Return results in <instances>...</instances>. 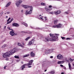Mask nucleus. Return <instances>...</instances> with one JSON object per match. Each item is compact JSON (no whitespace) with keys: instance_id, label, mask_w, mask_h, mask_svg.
<instances>
[{"instance_id":"1","label":"nucleus","mask_w":74,"mask_h":74,"mask_svg":"<svg viewBox=\"0 0 74 74\" xmlns=\"http://www.w3.org/2000/svg\"><path fill=\"white\" fill-rule=\"evenodd\" d=\"M15 52V50H11L3 54V58H6L10 57L11 55H13Z\"/></svg>"},{"instance_id":"2","label":"nucleus","mask_w":74,"mask_h":74,"mask_svg":"<svg viewBox=\"0 0 74 74\" xmlns=\"http://www.w3.org/2000/svg\"><path fill=\"white\" fill-rule=\"evenodd\" d=\"M22 6L24 7V8H25L26 9H27V8H30V10L29 12H28L27 10L26 11V12H25V14H31L32 13L33 8V7H32V6L22 5Z\"/></svg>"},{"instance_id":"3","label":"nucleus","mask_w":74,"mask_h":74,"mask_svg":"<svg viewBox=\"0 0 74 74\" xmlns=\"http://www.w3.org/2000/svg\"><path fill=\"white\" fill-rule=\"evenodd\" d=\"M49 35H50V37H52V38H49V40H50V41H57V39L58 38L57 36H54V34H50Z\"/></svg>"},{"instance_id":"4","label":"nucleus","mask_w":74,"mask_h":74,"mask_svg":"<svg viewBox=\"0 0 74 74\" xmlns=\"http://www.w3.org/2000/svg\"><path fill=\"white\" fill-rule=\"evenodd\" d=\"M32 64L29 62V63L27 64H24L20 68V69H21L22 70H23L24 69L26 68V66H27L28 67H29V66H31Z\"/></svg>"},{"instance_id":"5","label":"nucleus","mask_w":74,"mask_h":74,"mask_svg":"<svg viewBox=\"0 0 74 74\" xmlns=\"http://www.w3.org/2000/svg\"><path fill=\"white\" fill-rule=\"evenodd\" d=\"M22 1L19 0L18 2H16V5H17V7H18L20 5V3H22Z\"/></svg>"},{"instance_id":"6","label":"nucleus","mask_w":74,"mask_h":74,"mask_svg":"<svg viewBox=\"0 0 74 74\" xmlns=\"http://www.w3.org/2000/svg\"><path fill=\"white\" fill-rule=\"evenodd\" d=\"M54 13L55 15H58L60 14L61 13V11H60V10H58L56 12H54Z\"/></svg>"},{"instance_id":"7","label":"nucleus","mask_w":74,"mask_h":74,"mask_svg":"<svg viewBox=\"0 0 74 74\" xmlns=\"http://www.w3.org/2000/svg\"><path fill=\"white\" fill-rule=\"evenodd\" d=\"M10 34L11 36H14L15 34V32H14V31H13V30H12V31L10 32Z\"/></svg>"},{"instance_id":"8","label":"nucleus","mask_w":74,"mask_h":74,"mask_svg":"<svg viewBox=\"0 0 74 74\" xmlns=\"http://www.w3.org/2000/svg\"><path fill=\"white\" fill-rule=\"evenodd\" d=\"M12 26H15L16 27H19V25L18 24L15 23H13L12 24Z\"/></svg>"},{"instance_id":"9","label":"nucleus","mask_w":74,"mask_h":74,"mask_svg":"<svg viewBox=\"0 0 74 74\" xmlns=\"http://www.w3.org/2000/svg\"><path fill=\"white\" fill-rule=\"evenodd\" d=\"M50 52H51V50L49 49H47L45 50V54H47V53H49Z\"/></svg>"},{"instance_id":"10","label":"nucleus","mask_w":74,"mask_h":74,"mask_svg":"<svg viewBox=\"0 0 74 74\" xmlns=\"http://www.w3.org/2000/svg\"><path fill=\"white\" fill-rule=\"evenodd\" d=\"M57 58L58 59H60V60L62 59L63 58V56L61 55L60 56H59V55H58L57 56Z\"/></svg>"},{"instance_id":"11","label":"nucleus","mask_w":74,"mask_h":74,"mask_svg":"<svg viewBox=\"0 0 74 74\" xmlns=\"http://www.w3.org/2000/svg\"><path fill=\"white\" fill-rule=\"evenodd\" d=\"M30 55L32 57H35V54L33 53V51H32L31 52Z\"/></svg>"},{"instance_id":"12","label":"nucleus","mask_w":74,"mask_h":74,"mask_svg":"<svg viewBox=\"0 0 74 74\" xmlns=\"http://www.w3.org/2000/svg\"><path fill=\"white\" fill-rule=\"evenodd\" d=\"M45 9L46 11H47V12H49L50 11H51V10H52V9L47 8L46 7H45Z\"/></svg>"},{"instance_id":"13","label":"nucleus","mask_w":74,"mask_h":74,"mask_svg":"<svg viewBox=\"0 0 74 74\" xmlns=\"http://www.w3.org/2000/svg\"><path fill=\"white\" fill-rule=\"evenodd\" d=\"M62 26V25L60 24H59L56 25L57 27V28H59L60 27H61Z\"/></svg>"},{"instance_id":"14","label":"nucleus","mask_w":74,"mask_h":74,"mask_svg":"<svg viewBox=\"0 0 74 74\" xmlns=\"http://www.w3.org/2000/svg\"><path fill=\"white\" fill-rule=\"evenodd\" d=\"M11 2H10L8 3L6 5L5 7H9V6L10 5V4H11Z\"/></svg>"},{"instance_id":"15","label":"nucleus","mask_w":74,"mask_h":74,"mask_svg":"<svg viewBox=\"0 0 74 74\" xmlns=\"http://www.w3.org/2000/svg\"><path fill=\"white\" fill-rule=\"evenodd\" d=\"M63 63H64V61H58V64H63Z\"/></svg>"},{"instance_id":"16","label":"nucleus","mask_w":74,"mask_h":74,"mask_svg":"<svg viewBox=\"0 0 74 74\" xmlns=\"http://www.w3.org/2000/svg\"><path fill=\"white\" fill-rule=\"evenodd\" d=\"M58 20H55L54 21V24L55 25V24H56H56H57V23H58Z\"/></svg>"},{"instance_id":"17","label":"nucleus","mask_w":74,"mask_h":74,"mask_svg":"<svg viewBox=\"0 0 74 74\" xmlns=\"http://www.w3.org/2000/svg\"><path fill=\"white\" fill-rule=\"evenodd\" d=\"M29 54L27 55H25L23 56V58H26L27 57H28V56H29Z\"/></svg>"},{"instance_id":"18","label":"nucleus","mask_w":74,"mask_h":74,"mask_svg":"<svg viewBox=\"0 0 74 74\" xmlns=\"http://www.w3.org/2000/svg\"><path fill=\"white\" fill-rule=\"evenodd\" d=\"M14 58H15L16 59H19V56H15Z\"/></svg>"},{"instance_id":"19","label":"nucleus","mask_w":74,"mask_h":74,"mask_svg":"<svg viewBox=\"0 0 74 74\" xmlns=\"http://www.w3.org/2000/svg\"><path fill=\"white\" fill-rule=\"evenodd\" d=\"M32 44H33V43H32V42H31V41H29L28 44V45H31Z\"/></svg>"},{"instance_id":"20","label":"nucleus","mask_w":74,"mask_h":74,"mask_svg":"<svg viewBox=\"0 0 74 74\" xmlns=\"http://www.w3.org/2000/svg\"><path fill=\"white\" fill-rule=\"evenodd\" d=\"M30 36L28 37L25 39V40L27 41L29 39H30Z\"/></svg>"},{"instance_id":"21","label":"nucleus","mask_w":74,"mask_h":74,"mask_svg":"<svg viewBox=\"0 0 74 74\" xmlns=\"http://www.w3.org/2000/svg\"><path fill=\"white\" fill-rule=\"evenodd\" d=\"M33 62H34V60H31L29 61V63L31 64H32V63H33Z\"/></svg>"},{"instance_id":"22","label":"nucleus","mask_w":74,"mask_h":74,"mask_svg":"<svg viewBox=\"0 0 74 74\" xmlns=\"http://www.w3.org/2000/svg\"><path fill=\"white\" fill-rule=\"evenodd\" d=\"M23 25H24L25 26H26V27H27V23H23Z\"/></svg>"},{"instance_id":"23","label":"nucleus","mask_w":74,"mask_h":74,"mask_svg":"<svg viewBox=\"0 0 74 74\" xmlns=\"http://www.w3.org/2000/svg\"><path fill=\"white\" fill-rule=\"evenodd\" d=\"M45 41H47V42H48L49 41V40H48V39L47 38H45Z\"/></svg>"},{"instance_id":"24","label":"nucleus","mask_w":74,"mask_h":74,"mask_svg":"<svg viewBox=\"0 0 74 74\" xmlns=\"http://www.w3.org/2000/svg\"><path fill=\"white\" fill-rule=\"evenodd\" d=\"M31 42L32 44H33L34 43V39H32V40L31 41Z\"/></svg>"},{"instance_id":"25","label":"nucleus","mask_w":74,"mask_h":74,"mask_svg":"<svg viewBox=\"0 0 74 74\" xmlns=\"http://www.w3.org/2000/svg\"><path fill=\"white\" fill-rule=\"evenodd\" d=\"M69 69H71V64H70V63H69Z\"/></svg>"},{"instance_id":"26","label":"nucleus","mask_w":74,"mask_h":74,"mask_svg":"<svg viewBox=\"0 0 74 74\" xmlns=\"http://www.w3.org/2000/svg\"><path fill=\"white\" fill-rule=\"evenodd\" d=\"M41 4L42 5H46L45 3L43 2L41 3Z\"/></svg>"},{"instance_id":"27","label":"nucleus","mask_w":74,"mask_h":74,"mask_svg":"<svg viewBox=\"0 0 74 74\" xmlns=\"http://www.w3.org/2000/svg\"><path fill=\"white\" fill-rule=\"evenodd\" d=\"M8 29L10 30H13V29H10V27H8Z\"/></svg>"},{"instance_id":"28","label":"nucleus","mask_w":74,"mask_h":74,"mask_svg":"<svg viewBox=\"0 0 74 74\" xmlns=\"http://www.w3.org/2000/svg\"><path fill=\"white\" fill-rule=\"evenodd\" d=\"M69 60H70V61L71 62H73V59H71V58H69Z\"/></svg>"},{"instance_id":"29","label":"nucleus","mask_w":74,"mask_h":74,"mask_svg":"<svg viewBox=\"0 0 74 74\" xmlns=\"http://www.w3.org/2000/svg\"><path fill=\"white\" fill-rule=\"evenodd\" d=\"M56 25H53L52 26V27L53 28H55V27H57V26H56Z\"/></svg>"},{"instance_id":"30","label":"nucleus","mask_w":74,"mask_h":74,"mask_svg":"<svg viewBox=\"0 0 74 74\" xmlns=\"http://www.w3.org/2000/svg\"><path fill=\"white\" fill-rule=\"evenodd\" d=\"M51 74H55V72L53 71H52L50 72Z\"/></svg>"},{"instance_id":"31","label":"nucleus","mask_w":74,"mask_h":74,"mask_svg":"<svg viewBox=\"0 0 74 74\" xmlns=\"http://www.w3.org/2000/svg\"><path fill=\"white\" fill-rule=\"evenodd\" d=\"M18 46H21V45H22V44H21L20 43H18Z\"/></svg>"},{"instance_id":"32","label":"nucleus","mask_w":74,"mask_h":74,"mask_svg":"<svg viewBox=\"0 0 74 74\" xmlns=\"http://www.w3.org/2000/svg\"><path fill=\"white\" fill-rule=\"evenodd\" d=\"M61 38L62 39V40H64L65 39V38L64 37H61Z\"/></svg>"},{"instance_id":"33","label":"nucleus","mask_w":74,"mask_h":74,"mask_svg":"<svg viewBox=\"0 0 74 74\" xmlns=\"http://www.w3.org/2000/svg\"><path fill=\"white\" fill-rule=\"evenodd\" d=\"M66 40H71V39L69 38H66Z\"/></svg>"},{"instance_id":"34","label":"nucleus","mask_w":74,"mask_h":74,"mask_svg":"<svg viewBox=\"0 0 74 74\" xmlns=\"http://www.w3.org/2000/svg\"><path fill=\"white\" fill-rule=\"evenodd\" d=\"M52 7V5H50L49 6V8H51Z\"/></svg>"},{"instance_id":"35","label":"nucleus","mask_w":74,"mask_h":74,"mask_svg":"<svg viewBox=\"0 0 74 74\" xmlns=\"http://www.w3.org/2000/svg\"><path fill=\"white\" fill-rule=\"evenodd\" d=\"M10 19H11V18L10 17L8 19V20L7 21V22H8V21H10Z\"/></svg>"},{"instance_id":"36","label":"nucleus","mask_w":74,"mask_h":74,"mask_svg":"<svg viewBox=\"0 0 74 74\" xmlns=\"http://www.w3.org/2000/svg\"><path fill=\"white\" fill-rule=\"evenodd\" d=\"M65 13L66 14H69V13L67 12H65Z\"/></svg>"},{"instance_id":"37","label":"nucleus","mask_w":74,"mask_h":74,"mask_svg":"<svg viewBox=\"0 0 74 74\" xmlns=\"http://www.w3.org/2000/svg\"><path fill=\"white\" fill-rule=\"evenodd\" d=\"M22 33H27V32H23L22 31L21 32Z\"/></svg>"},{"instance_id":"38","label":"nucleus","mask_w":74,"mask_h":74,"mask_svg":"<svg viewBox=\"0 0 74 74\" xmlns=\"http://www.w3.org/2000/svg\"><path fill=\"white\" fill-rule=\"evenodd\" d=\"M49 13L50 14H53V12H50Z\"/></svg>"},{"instance_id":"39","label":"nucleus","mask_w":74,"mask_h":74,"mask_svg":"<svg viewBox=\"0 0 74 74\" xmlns=\"http://www.w3.org/2000/svg\"><path fill=\"white\" fill-rule=\"evenodd\" d=\"M60 66L61 67H63V65L62 64H60Z\"/></svg>"},{"instance_id":"40","label":"nucleus","mask_w":74,"mask_h":74,"mask_svg":"<svg viewBox=\"0 0 74 74\" xmlns=\"http://www.w3.org/2000/svg\"><path fill=\"white\" fill-rule=\"evenodd\" d=\"M21 47L22 48H24V46H22V45H21Z\"/></svg>"},{"instance_id":"41","label":"nucleus","mask_w":74,"mask_h":74,"mask_svg":"<svg viewBox=\"0 0 74 74\" xmlns=\"http://www.w3.org/2000/svg\"><path fill=\"white\" fill-rule=\"evenodd\" d=\"M13 20H14V18H12V19L11 20H10V21H11L12 22V21H13Z\"/></svg>"},{"instance_id":"42","label":"nucleus","mask_w":74,"mask_h":74,"mask_svg":"<svg viewBox=\"0 0 74 74\" xmlns=\"http://www.w3.org/2000/svg\"><path fill=\"white\" fill-rule=\"evenodd\" d=\"M36 29H38V30H39V29H40L39 28H36Z\"/></svg>"},{"instance_id":"43","label":"nucleus","mask_w":74,"mask_h":74,"mask_svg":"<svg viewBox=\"0 0 74 74\" xmlns=\"http://www.w3.org/2000/svg\"><path fill=\"white\" fill-rule=\"evenodd\" d=\"M45 21H46V20H47V17H45Z\"/></svg>"},{"instance_id":"44","label":"nucleus","mask_w":74,"mask_h":74,"mask_svg":"<svg viewBox=\"0 0 74 74\" xmlns=\"http://www.w3.org/2000/svg\"><path fill=\"white\" fill-rule=\"evenodd\" d=\"M6 67H7L6 66H5L4 67V69H6Z\"/></svg>"},{"instance_id":"45","label":"nucleus","mask_w":74,"mask_h":74,"mask_svg":"<svg viewBox=\"0 0 74 74\" xmlns=\"http://www.w3.org/2000/svg\"><path fill=\"white\" fill-rule=\"evenodd\" d=\"M53 56H50V58H53Z\"/></svg>"},{"instance_id":"46","label":"nucleus","mask_w":74,"mask_h":74,"mask_svg":"<svg viewBox=\"0 0 74 74\" xmlns=\"http://www.w3.org/2000/svg\"><path fill=\"white\" fill-rule=\"evenodd\" d=\"M27 33H28L29 34H32V32H27Z\"/></svg>"},{"instance_id":"47","label":"nucleus","mask_w":74,"mask_h":74,"mask_svg":"<svg viewBox=\"0 0 74 74\" xmlns=\"http://www.w3.org/2000/svg\"><path fill=\"white\" fill-rule=\"evenodd\" d=\"M7 14H10V12H7Z\"/></svg>"},{"instance_id":"48","label":"nucleus","mask_w":74,"mask_h":74,"mask_svg":"<svg viewBox=\"0 0 74 74\" xmlns=\"http://www.w3.org/2000/svg\"><path fill=\"white\" fill-rule=\"evenodd\" d=\"M28 68H30V67H32V66H28Z\"/></svg>"},{"instance_id":"49","label":"nucleus","mask_w":74,"mask_h":74,"mask_svg":"<svg viewBox=\"0 0 74 74\" xmlns=\"http://www.w3.org/2000/svg\"><path fill=\"white\" fill-rule=\"evenodd\" d=\"M3 14V12H2L0 14H1V15H2V14Z\"/></svg>"},{"instance_id":"50","label":"nucleus","mask_w":74,"mask_h":74,"mask_svg":"<svg viewBox=\"0 0 74 74\" xmlns=\"http://www.w3.org/2000/svg\"><path fill=\"white\" fill-rule=\"evenodd\" d=\"M6 28V26H5L4 27V29H5V28Z\"/></svg>"},{"instance_id":"51","label":"nucleus","mask_w":74,"mask_h":74,"mask_svg":"<svg viewBox=\"0 0 74 74\" xmlns=\"http://www.w3.org/2000/svg\"><path fill=\"white\" fill-rule=\"evenodd\" d=\"M64 69H66V68L65 67H64Z\"/></svg>"},{"instance_id":"52","label":"nucleus","mask_w":74,"mask_h":74,"mask_svg":"<svg viewBox=\"0 0 74 74\" xmlns=\"http://www.w3.org/2000/svg\"><path fill=\"white\" fill-rule=\"evenodd\" d=\"M9 23H10L9 22H8L7 23V24H9Z\"/></svg>"},{"instance_id":"53","label":"nucleus","mask_w":74,"mask_h":74,"mask_svg":"<svg viewBox=\"0 0 74 74\" xmlns=\"http://www.w3.org/2000/svg\"><path fill=\"white\" fill-rule=\"evenodd\" d=\"M12 21H9V23H11V22Z\"/></svg>"},{"instance_id":"54","label":"nucleus","mask_w":74,"mask_h":74,"mask_svg":"<svg viewBox=\"0 0 74 74\" xmlns=\"http://www.w3.org/2000/svg\"><path fill=\"white\" fill-rule=\"evenodd\" d=\"M23 45H25V43H23Z\"/></svg>"},{"instance_id":"55","label":"nucleus","mask_w":74,"mask_h":74,"mask_svg":"<svg viewBox=\"0 0 74 74\" xmlns=\"http://www.w3.org/2000/svg\"><path fill=\"white\" fill-rule=\"evenodd\" d=\"M56 35V36H59V34H55Z\"/></svg>"},{"instance_id":"56","label":"nucleus","mask_w":74,"mask_h":74,"mask_svg":"<svg viewBox=\"0 0 74 74\" xmlns=\"http://www.w3.org/2000/svg\"><path fill=\"white\" fill-rule=\"evenodd\" d=\"M45 71H47V69L45 70Z\"/></svg>"},{"instance_id":"57","label":"nucleus","mask_w":74,"mask_h":74,"mask_svg":"<svg viewBox=\"0 0 74 74\" xmlns=\"http://www.w3.org/2000/svg\"><path fill=\"white\" fill-rule=\"evenodd\" d=\"M6 18H8V16H6Z\"/></svg>"},{"instance_id":"58","label":"nucleus","mask_w":74,"mask_h":74,"mask_svg":"<svg viewBox=\"0 0 74 74\" xmlns=\"http://www.w3.org/2000/svg\"><path fill=\"white\" fill-rule=\"evenodd\" d=\"M41 19H42V20H44V19H43L42 18V17H40Z\"/></svg>"},{"instance_id":"59","label":"nucleus","mask_w":74,"mask_h":74,"mask_svg":"<svg viewBox=\"0 0 74 74\" xmlns=\"http://www.w3.org/2000/svg\"><path fill=\"white\" fill-rule=\"evenodd\" d=\"M57 1H60V0H57Z\"/></svg>"},{"instance_id":"60","label":"nucleus","mask_w":74,"mask_h":74,"mask_svg":"<svg viewBox=\"0 0 74 74\" xmlns=\"http://www.w3.org/2000/svg\"><path fill=\"white\" fill-rule=\"evenodd\" d=\"M22 12H23V10H22Z\"/></svg>"},{"instance_id":"61","label":"nucleus","mask_w":74,"mask_h":74,"mask_svg":"<svg viewBox=\"0 0 74 74\" xmlns=\"http://www.w3.org/2000/svg\"><path fill=\"white\" fill-rule=\"evenodd\" d=\"M7 59V60H8V59Z\"/></svg>"},{"instance_id":"62","label":"nucleus","mask_w":74,"mask_h":74,"mask_svg":"<svg viewBox=\"0 0 74 74\" xmlns=\"http://www.w3.org/2000/svg\"><path fill=\"white\" fill-rule=\"evenodd\" d=\"M7 59V60H8V59Z\"/></svg>"},{"instance_id":"63","label":"nucleus","mask_w":74,"mask_h":74,"mask_svg":"<svg viewBox=\"0 0 74 74\" xmlns=\"http://www.w3.org/2000/svg\"><path fill=\"white\" fill-rule=\"evenodd\" d=\"M66 61H68V60H67Z\"/></svg>"},{"instance_id":"64","label":"nucleus","mask_w":74,"mask_h":74,"mask_svg":"<svg viewBox=\"0 0 74 74\" xmlns=\"http://www.w3.org/2000/svg\"><path fill=\"white\" fill-rule=\"evenodd\" d=\"M41 16V15H40V16Z\"/></svg>"}]
</instances>
